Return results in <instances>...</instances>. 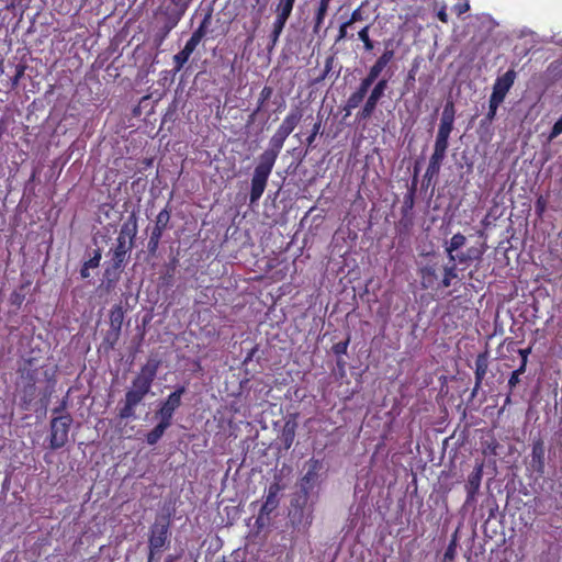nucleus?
<instances>
[{
	"instance_id": "nucleus-11",
	"label": "nucleus",
	"mask_w": 562,
	"mask_h": 562,
	"mask_svg": "<svg viewBox=\"0 0 562 562\" xmlns=\"http://www.w3.org/2000/svg\"><path fill=\"white\" fill-rule=\"evenodd\" d=\"M36 391L35 380L30 375L27 383L22 389L21 406L23 409L29 411L31 408V404L36 397Z\"/></svg>"
},
{
	"instance_id": "nucleus-3",
	"label": "nucleus",
	"mask_w": 562,
	"mask_h": 562,
	"mask_svg": "<svg viewBox=\"0 0 562 562\" xmlns=\"http://www.w3.org/2000/svg\"><path fill=\"white\" fill-rule=\"evenodd\" d=\"M515 77V71L508 70L496 79L493 86V92L490 97L488 112L485 117L486 122H492L495 119L499 104L504 101L507 92L514 85Z\"/></svg>"
},
{
	"instance_id": "nucleus-57",
	"label": "nucleus",
	"mask_w": 562,
	"mask_h": 562,
	"mask_svg": "<svg viewBox=\"0 0 562 562\" xmlns=\"http://www.w3.org/2000/svg\"><path fill=\"white\" fill-rule=\"evenodd\" d=\"M111 336H116V333L114 330H112L111 333L108 334V336L105 337V340L108 342H110V340H112V337Z\"/></svg>"
},
{
	"instance_id": "nucleus-44",
	"label": "nucleus",
	"mask_w": 562,
	"mask_h": 562,
	"mask_svg": "<svg viewBox=\"0 0 562 562\" xmlns=\"http://www.w3.org/2000/svg\"><path fill=\"white\" fill-rule=\"evenodd\" d=\"M348 26H350V25L347 24V22H345V23H342L340 25L339 34H338V37H337L336 42H339V41L344 40L347 36V29H348Z\"/></svg>"
},
{
	"instance_id": "nucleus-28",
	"label": "nucleus",
	"mask_w": 562,
	"mask_h": 562,
	"mask_svg": "<svg viewBox=\"0 0 562 562\" xmlns=\"http://www.w3.org/2000/svg\"><path fill=\"white\" fill-rule=\"evenodd\" d=\"M26 69L25 65L19 64L15 68V75L11 78V88H15L19 85L20 79L23 77Z\"/></svg>"
},
{
	"instance_id": "nucleus-7",
	"label": "nucleus",
	"mask_w": 562,
	"mask_h": 562,
	"mask_svg": "<svg viewBox=\"0 0 562 562\" xmlns=\"http://www.w3.org/2000/svg\"><path fill=\"white\" fill-rule=\"evenodd\" d=\"M184 387H179L168 396L167 401L164 403V405L157 413L158 419L166 422L167 424H170L175 411L181 404V396L184 393Z\"/></svg>"
},
{
	"instance_id": "nucleus-21",
	"label": "nucleus",
	"mask_w": 562,
	"mask_h": 562,
	"mask_svg": "<svg viewBox=\"0 0 562 562\" xmlns=\"http://www.w3.org/2000/svg\"><path fill=\"white\" fill-rule=\"evenodd\" d=\"M169 425L170 424H167L166 422L159 419L154 430L147 435L148 443L154 445L155 442H157Z\"/></svg>"
},
{
	"instance_id": "nucleus-19",
	"label": "nucleus",
	"mask_w": 562,
	"mask_h": 562,
	"mask_svg": "<svg viewBox=\"0 0 562 562\" xmlns=\"http://www.w3.org/2000/svg\"><path fill=\"white\" fill-rule=\"evenodd\" d=\"M294 2H295V0H279L277 8H276L277 16L288 20L293 10Z\"/></svg>"
},
{
	"instance_id": "nucleus-59",
	"label": "nucleus",
	"mask_w": 562,
	"mask_h": 562,
	"mask_svg": "<svg viewBox=\"0 0 562 562\" xmlns=\"http://www.w3.org/2000/svg\"><path fill=\"white\" fill-rule=\"evenodd\" d=\"M310 524H311V518H310V515H307V516L305 517V521H304V524H303V525H304V527H305V526H308Z\"/></svg>"
},
{
	"instance_id": "nucleus-37",
	"label": "nucleus",
	"mask_w": 562,
	"mask_h": 562,
	"mask_svg": "<svg viewBox=\"0 0 562 562\" xmlns=\"http://www.w3.org/2000/svg\"><path fill=\"white\" fill-rule=\"evenodd\" d=\"M288 20H284V19H281V18H278L276 16V20L272 24V31L273 32H278V33H282L283 29H284V25L286 23Z\"/></svg>"
},
{
	"instance_id": "nucleus-16",
	"label": "nucleus",
	"mask_w": 562,
	"mask_h": 562,
	"mask_svg": "<svg viewBox=\"0 0 562 562\" xmlns=\"http://www.w3.org/2000/svg\"><path fill=\"white\" fill-rule=\"evenodd\" d=\"M465 241H467L465 236H463L460 233L454 234L451 237L448 246L446 247V251L448 252V256H449V259H450L451 262H456L457 261V258L453 255V252L456 250H458L459 248H461L462 246H464Z\"/></svg>"
},
{
	"instance_id": "nucleus-58",
	"label": "nucleus",
	"mask_w": 562,
	"mask_h": 562,
	"mask_svg": "<svg viewBox=\"0 0 562 562\" xmlns=\"http://www.w3.org/2000/svg\"><path fill=\"white\" fill-rule=\"evenodd\" d=\"M22 1H23V0H13V1H12V5H14L15 3H16V4H22ZM26 1H27V2H30L31 0H26ZM27 4H29V3H26V4L24 5V8H27Z\"/></svg>"
},
{
	"instance_id": "nucleus-8",
	"label": "nucleus",
	"mask_w": 562,
	"mask_h": 562,
	"mask_svg": "<svg viewBox=\"0 0 562 562\" xmlns=\"http://www.w3.org/2000/svg\"><path fill=\"white\" fill-rule=\"evenodd\" d=\"M386 88H387V80L386 79L380 80L374 86V88L372 89L369 98L366 101V104H364L363 109L359 113L360 117L368 119V117L371 116V114L375 110V106H376L379 100L383 97L384 91L386 90Z\"/></svg>"
},
{
	"instance_id": "nucleus-12",
	"label": "nucleus",
	"mask_w": 562,
	"mask_h": 562,
	"mask_svg": "<svg viewBox=\"0 0 562 562\" xmlns=\"http://www.w3.org/2000/svg\"><path fill=\"white\" fill-rule=\"evenodd\" d=\"M302 119V113L299 109L292 110L282 121L280 126L278 127V131L284 134L285 136H289L295 126L299 124V122Z\"/></svg>"
},
{
	"instance_id": "nucleus-27",
	"label": "nucleus",
	"mask_w": 562,
	"mask_h": 562,
	"mask_svg": "<svg viewBox=\"0 0 562 562\" xmlns=\"http://www.w3.org/2000/svg\"><path fill=\"white\" fill-rule=\"evenodd\" d=\"M131 256L124 252H120L114 250L113 258L111 263L121 268L123 267L124 262L130 258Z\"/></svg>"
},
{
	"instance_id": "nucleus-51",
	"label": "nucleus",
	"mask_w": 562,
	"mask_h": 562,
	"mask_svg": "<svg viewBox=\"0 0 562 562\" xmlns=\"http://www.w3.org/2000/svg\"><path fill=\"white\" fill-rule=\"evenodd\" d=\"M280 35L281 34L278 33V32H273V31L271 32V34H270L271 47H273L277 44V42L279 41Z\"/></svg>"
},
{
	"instance_id": "nucleus-15",
	"label": "nucleus",
	"mask_w": 562,
	"mask_h": 562,
	"mask_svg": "<svg viewBox=\"0 0 562 562\" xmlns=\"http://www.w3.org/2000/svg\"><path fill=\"white\" fill-rule=\"evenodd\" d=\"M450 133L437 132L432 155L445 158L448 149Z\"/></svg>"
},
{
	"instance_id": "nucleus-20",
	"label": "nucleus",
	"mask_w": 562,
	"mask_h": 562,
	"mask_svg": "<svg viewBox=\"0 0 562 562\" xmlns=\"http://www.w3.org/2000/svg\"><path fill=\"white\" fill-rule=\"evenodd\" d=\"M286 137L288 136H285L284 134H282L281 132H279L277 130V132L270 139L271 148L267 149L265 153H273V154H276V158H277L279 155V151L283 147V144H284V140L286 139Z\"/></svg>"
},
{
	"instance_id": "nucleus-25",
	"label": "nucleus",
	"mask_w": 562,
	"mask_h": 562,
	"mask_svg": "<svg viewBox=\"0 0 562 562\" xmlns=\"http://www.w3.org/2000/svg\"><path fill=\"white\" fill-rule=\"evenodd\" d=\"M277 504H278V502H277V498H276V494L270 491L268 496H267V499H266L265 504L261 507V513L269 514L270 512H272L277 507Z\"/></svg>"
},
{
	"instance_id": "nucleus-60",
	"label": "nucleus",
	"mask_w": 562,
	"mask_h": 562,
	"mask_svg": "<svg viewBox=\"0 0 562 562\" xmlns=\"http://www.w3.org/2000/svg\"><path fill=\"white\" fill-rule=\"evenodd\" d=\"M133 111L135 114H137L140 111V102L137 105H135Z\"/></svg>"
},
{
	"instance_id": "nucleus-32",
	"label": "nucleus",
	"mask_w": 562,
	"mask_h": 562,
	"mask_svg": "<svg viewBox=\"0 0 562 562\" xmlns=\"http://www.w3.org/2000/svg\"><path fill=\"white\" fill-rule=\"evenodd\" d=\"M169 222V214L166 211H161L157 216L156 226L159 229H164Z\"/></svg>"
},
{
	"instance_id": "nucleus-48",
	"label": "nucleus",
	"mask_w": 562,
	"mask_h": 562,
	"mask_svg": "<svg viewBox=\"0 0 562 562\" xmlns=\"http://www.w3.org/2000/svg\"><path fill=\"white\" fill-rule=\"evenodd\" d=\"M66 407H67V398H64L61 401V403L59 404V406H57L53 409V413L56 415L60 414L61 412H64L66 409Z\"/></svg>"
},
{
	"instance_id": "nucleus-10",
	"label": "nucleus",
	"mask_w": 562,
	"mask_h": 562,
	"mask_svg": "<svg viewBox=\"0 0 562 562\" xmlns=\"http://www.w3.org/2000/svg\"><path fill=\"white\" fill-rule=\"evenodd\" d=\"M454 105L452 101H448L443 108L440 124H439V132L450 133L453 130V122H454Z\"/></svg>"
},
{
	"instance_id": "nucleus-40",
	"label": "nucleus",
	"mask_w": 562,
	"mask_h": 562,
	"mask_svg": "<svg viewBox=\"0 0 562 562\" xmlns=\"http://www.w3.org/2000/svg\"><path fill=\"white\" fill-rule=\"evenodd\" d=\"M362 20V14H361V10L360 8L355 10L350 16V19L347 21V24L351 25L353 24L355 22H358Z\"/></svg>"
},
{
	"instance_id": "nucleus-2",
	"label": "nucleus",
	"mask_w": 562,
	"mask_h": 562,
	"mask_svg": "<svg viewBox=\"0 0 562 562\" xmlns=\"http://www.w3.org/2000/svg\"><path fill=\"white\" fill-rule=\"evenodd\" d=\"M274 162L276 154L262 153L260 155L251 179L250 203H255L261 198Z\"/></svg>"
},
{
	"instance_id": "nucleus-22",
	"label": "nucleus",
	"mask_w": 562,
	"mask_h": 562,
	"mask_svg": "<svg viewBox=\"0 0 562 562\" xmlns=\"http://www.w3.org/2000/svg\"><path fill=\"white\" fill-rule=\"evenodd\" d=\"M328 5H329V3H327V2H324V1L319 2V7H318L316 18H315V26H314L315 32H318V29L321 27V25L323 23L324 18L328 10Z\"/></svg>"
},
{
	"instance_id": "nucleus-49",
	"label": "nucleus",
	"mask_w": 562,
	"mask_h": 562,
	"mask_svg": "<svg viewBox=\"0 0 562 562\" xmlns=\"http://www.w3.org/2000/svg\"><path fill=\"white\" fill-rule=\"evenodd\" d=\"M531 352V348L519 349L518 353L521 357V361L527 362L528 356Z\"/></svg>"
},
{
	"instance_id": "nucleus-23",
	"label": "nucleus",
	"mask_w": 562,
	"mask_h": 562,
	"mask_svg": "<svg viewBox=\"0 0 562 562\" xmlns=\"http://www.w3.org/2000/svg\"><path fill=\"white\" fill-rule=\"evenodd\" d=\"M121 271V268L111 263L104 271V279L108 281V283L115 282L119 279Z\"/></svg>"
},
{
	"instance_id": "nucleus-14",
	"label": "nucleus",
	"mask_w": 562,
	"mask_h": 562,
	"mask_svg": "<svg viewBox=\"0 0 562 562\" xmlns=\"http://www.w3.org/2000/svg\"><path fill=\"white\" fill-rule=\"evenodd\" d=\"M483 469L482 465H477L474 471L469 475L467 483V491L469 495H474L481 485Z\"/></svg>"
},
{
	"instance_id": "nucleus-54",
	"label": "nucleus",
	"mask_w": 562,
	"mask_h": 562,
	"mask_svg": "<svg viewBox=\"0 0 562 562\" xmlns=\"http://www.w3.org/2000/svg\"><path fill=\"white\" fill-rule=\"evenodd\" d=\"M356 97H358V99H360V101H363L364 97H366V92L358 89L355 93H353Z\"/></svg>"
},
{
	"instance_id": "nucleus-4",
	"label": "nucleus",
	"mask_w": 562,
	"mask_h": 562,
	"mask_svg": "<svg viewBox=\"0 0 562 562\" xmlns=\"http://www.w3.org/2000/svg\"><path fill=\"white\" fill-rule=\"evenodd\" d=\"M71 423L70 414L59 415L50 420V449L57 450L66 445Z\"/></svg>"
},
{
	"instance_id": "nucleus-33",
	"label": "nucleus",
	"mask_w": 562,
	"mask_h": 562,
	"mask_svg": "<svg viewBox=\"0 0 562 562\" xmlns=\"http://www.w3.org/2000/svg\"><path fill=\"white\" fill-rule=\"evenodd\" d=\"M469 9H470L469 0H459V2L453 5V11L458 15H461L462 13L469 11Z\"/></svg>"
},
{
	"instance_id": "nucleus-39",
	"label": "nucleus",
	"mask_w": 562,
	"mask_h": 562,
	"mask_svg": "<svg viewBox=\"0 0 562 562\" xmlns=\"http://www.w3.org/2000/svg\"><path fill=\"white\" fill-rule=\"evenodd\" d=\"M52 392H53V389L50 387H46L44 393H43V396L41 397L40 400V403H41V407H44L46 408L47 405H48V398L49 396L52 395Z\"/></svg>"
},
{
	"instance_id": "nucleus-18",
	"label": "nucleus",
	"mask_w": 562,
	"mask_h": 562,
	"mask_svg": "<svg viewBox=\"0 0 562 562\" xmlns=\"http://www.w3.org/2000/svg\"><path fill=\"white\" fill-rule=\"evenodd\" d=\"M202 37H203V31L200 27L195 32H193L191 37L187 41L181 53H183L186 56H188L190 58L191 54L195 50L196 46L200 44Z\"/></svg>"
},
{
	"instance_id": "nucleus-42",
	"label": "nucleus",
	"mask_w": 562,
	"mask_h": 562,
	"mask_svg": "<svg viewBox=\"0 0 562 562\" xmlns=\"http://www.w3.org/2000/svg\"><path fill=\"white\" fill-rule=\"evenodd\" d=\"M347 346H348V341H345V342H338L336 344L333 349L335 351V353L339 355V353H345L346 350H347Z\"/></svg>"
},
{
	"instance_id": "nucleus-62",
	"label": "nucleus",
	"mask_w": 562,
	"mask_h": 562,
	"mask_svg": "<svg viewBox=\"0 0 562 562\" xmlns=\"http://www.w3.org/2000/svg\"><path fill=\"white\" fill-rule=\"evenodd\" d=\"M456 258H457V260H459V262H464L467 260V258L464 256H458Z\"/></svg>"
},
{
	"instance_id": "nucleus-17",
	"label": "nucleus",
	"mask_w": 562,
	"mask_h": 562,
	"mask_svg": "<svg viewBox=\"0 0 562 562\" xmlns=\"http://www.w3.org/2000/svg\"><path fill=\"white\" fill-rule=\"evenodd\" d=\"M443 159L445 158H442V157L431 155V157L429 159V165H428L425 176H424L425 180L430 182V180L439 173Z\"/></svg>"
},
{
	"instance_id": "nucleus-36",
	"label": "nucleus",
	"mask_w": 562,
	"mask_h": 562,
	"mask_svg": "<svg viewBox=\"0 0 562 562\" xmlns=\"http://www.w3.org/2000/svg\"><path fill=\"white\" fill-rule=\"evenodd\" d=\"M375 80L376 79L368 72V76L360 82L359 89L367 93L369 88Z\"/></svg>"
},
{
	"instance_id": "nucleus-43",
	"label": "nucleus",
	"mask_w": 562,
	"mask_h": 562,
	"mask_svg": "<svg viewBox=\"0 0 562 562\" xmlns=\"http://www.w3.org/2000/svg\"><path fill=\"white\" fill-rule=\"evenodd\" d=\"M321 128V123H316L313 127L312 134L307 137V144L312 145L316 135L318 134Z\"/></svg>"
},
{
	"instance_id": "nucleus-64",
	"label": "nucleus",
	"mask_w": 562,
	"mask_h": 562,
	"mask_svg": "<svg viewBox=\"0 0 562 562\" xmlns=\"http://www.w3.org/2000/svg\"><path fill=\"white\" fill-rule=\"evenodd\" d=\"M262 93H263V95H268V94H270V91L266 92V89H262Z\"/></svg>"
},
{
	"instance_id": "nucleus-56",
	"label": "nucleus",
	"mask_w": 562,
	"mask_h": 562,
	"mask_svg": "<svg viewBox=\"0 0 562 562\" xmlns=\"http://www.w3.org/2000/svg\"><path fill=\"white\" fill-rule=\"evenodd\" d=\"M116 322H120V314H117L116 316H115L114 314H112V317H111V324H112V326H114V324H115ZM120 324H121V323H119V325H120Z\"/></svg>"
},
{
	"instance_id": "nucleus-26",
	"label": "nucleus",
	"mask_w": 562,
	"mask_h": 562,
	"mask_svg": "<svg viewBox=\"0 0 562 562\" xmlns=\"http://www.w3.org/2000/svg\"><path fill=\"white\" fill-rule=\"evenodd\" d=\"M359 38L363 42L364 48L367 50L373 49V43L369 37V26H364L359 33Z\"/></svg>"
},
{
	"instance_id": "nucleus-5",
	"label": "nucleus",
	"mask_w": 562,
	"mask_h": 562,
	"mask_svg": "<svg viewBox=\"0 0 562 562\" xmlns=\"http://www.w3.org/2000/svg\"><path fill=\"white\" fill-rule=\"evenodd\" d=\"M137 233V220L135 212L132 213L130 222L122 226L117 238L116 251L124 252L131 256L132 248L134 246V239Z\"/></svg>"
},
{
	"instance_id": "nucleus-29",
	"label": "nucleus",
	"mask_w": 562,
	"mask_h": 562,
	"mask_svg": "<svg viewBox=\"0 0 562 562\" xmlns=\"http://www.w3.org/2000/svg\"><path fill=\"white\" fill-rule=\"evenodd\" d=\"M284 443L286 448H290L292 445V441L294 439V429L293 427H289V424L285 425L282 434Z\"/></svg>"
},
{
	"instance_id": "nucleus-31",
	"label": "nucleus",
	"mask_w": 562,
	"mask_h": 562,
	"mask_svg": "<svg viewBox=\"0 0 562 562\" xmlns=\"http://www.w3.org/2000/svg\"><path fill=\"white\" fill-rule=\"evenodd\" d=\"M189 57L186 56L183 53L179 52L178 54L175 55L173 57V63H175V69L177 71H179L183 66L184 64L188 61Z\"/></svg>"
},
{
	"instance_id": "nucleus-34",
	"label": "nucleus",
	"mask_w": 562,
	"mask_h": 562,
	"mask_svg": "<svg viewBox=\"0 0 562 562\" xmlns=\"http://www.w3.org/2000/svg\"><path fill=\"white\" fill-rule=\"evenodd\" d=\"M100 260H101V250L98 248L93 251L92 257L88 261H86V263L90 268H97L100 263Z\"/></svg>"
},
{
	"instance_id": "nucleus-30",
	"label": "nucleus",
	"mask_w": 562,
	"mask_h": 562,
	"mask_svg": "<svg viewBox=\"0 0 562 562\" xmlns=\"http://www.w3.org/2000/svg\"><path fill=\"white\" fill-rule=\"evenodd\" d=\"M486 363L482 359H477L476 361V370H475V378L477 383L484 378L486 374Z\"/></svg>"
},
{
	"instance_id": "nucleus-6",
	"label": "nucleus",
	"mask_w": 562,
	"mask_h": 562,
	"mask_svg": "<svg viewBox=\"0 0 562 562\" xmlns=\"http://www.w3.org/2000/svg\"><path fill=\"white\" fill-rule=\"evenodd\" d=\"M168 537V524L165 519L157 521L149 537V557L148 562H153L155 554L159 553L164 548Z\"/></svg>"
},
{
	"instance_id": "nucleus-53",
	"label": "nucleus",
	"mask_w": 562,
	"mask_h": 562,
	"mask_svg": "<svg viewBox=\"0 0 562 562\" xmlns=\"http://www.w3.org/2000/svg\"><path fill=\"white\" fill-rule=\"evenodd\" d=\"M527 362L521 361L519 368L515 370L516 373L522 374L526 371Z\"/></svg>"
},
{
	"instance_id": "nucleus-46",
	"label": "nucleus",
	"mask_w": 562,
	"mask_h": 562,
	"mask_svg": "<svg viewBox=\"0 0 562 562\" xmlns=\"http://www.w3.org/2000/svg\"><path fill=\"white\" fill-rule=\"evenodd\" d=\"M23 300H24V294H22L20 292H14L12 294V299H11L12 304L20 305Z\"/></svg>"
},
{
	"instance_id": "nucleus-55",
	"label": "nucleus",
	"mask_w": 562,
	"mask_h": 562,
	"mask_svg": "<svg viewBox=\"0 0 562 562\" xmlns=\"http://www.w3.org/2000/svg\"><path fill=\"white\" fill-rule=\"evenodd\" d=\"M331 63H333V58H328V59L326 60V65H325V72H326V74L330 70Z\"/></svg>"
},
{
	"instance_id": "nucleus-13",
	"label": "nucleus",
	"mask_w": 562,
	"mask_h": 562,
	"mask_svg": "<svg viewBox=\"0 0 562 562\" xmlns=\"http://www.w3.org/2000/svg\"><path fill=\"white\" fill-rule=\"evenodd\" d=\"M394 57V52L392 49H386L384 53L378 58L374 65L370 68L369 74L373 76L375 79L380 76L386 65Z\"/></svg>"
},
{
	"instance_id": "nucleus-24",
	"label": "nucleus",
	"mask_w": 562,
	"mask_h": 562,
	"mask_svg": "<svg viewBox=\"0 0 562 562\" xmlns=\"http://www.w3.org/2000/svg\"><path fill=\"white\" fill-rule=\"evenodd\" d=\"M456 262H451V266L445 267V277L442 279L443 286L448 288L451 284V280L457 278Z\"/></svg>"
},
{
	"instance_id": "nucleus-50",
	"label": "nucleus",
	"mask_w": 562,
	"mask_h": 562,
	"mask_svg": "<svg viewBox=\"0 0 562 562\" xmlns=\"http://www.w3.org/2000/svg\"><path fill=\"white\" fill-rule=\"evenodd\" d=\"M438 19L443 22V23H447L448 22V15H447V12H446V8L442 7L439 11H438Z\"/></svg>"
},
{
	"instance_id": "nucleus-38",
	"label": "nucleus",
	"mask_w": 562,
	"mask_h": 562,
	"mask_svg": "<svg viewBox=\"0 0 562 562\" xmlns=\"http://www.w3.org/2000/svg\"><path fill=\"white\" fill-rule=\"evenodd\" d=\"M456 557V541H452L445 552V560H453Z\"/></svg>"
},
{
	"instance_id": "nucleus-41",
	"label": "nucleus",
	"mask_w": 562,
	"mask_h": 562,
	"mask_svg": "<svg viewBox=\"0 0 562 562\" xmlns=\"http://www.w3.org/2000/svg\"><path fill=\"white\" fill-rule=\"evenodd\" d=\"M362 101H360V99H358V97H356L355 94H351L347 101V105L348 108L350 109H355L357 108Z\"/></svg>"
},
{
	"instance_id": "nucleus-9",
	"label": "nucleus",
	"mask_w": 562,
	"mask_h": 562,
	"mask_svg": "<svg viewBox=\"0 0 562 562\" xmlns=\"http://www.w3.org/2000/svg\"><path fill=\"white\" fill-rule=\"evenodd\" d=\"M321 470V463L318 460H310L307 462V470L301 480V488L304 494L310 495L318 484V472Z\"/></svg>"
},
{
	"instance_id": "nucleus-1",
	"label": "nucleus",
	"mask_w": 562,
	"mask_h": 562,
	"mask_svg": "<svg viewBox=\"0 0 562 562\" xmlns=\"http://www.w3.org/2000/svg\"><path fill=\"white\" fill-rule=\"evenodd\" d=\"M140 403V389H134L126 393L124 405L120 409V430L123 436L132 438L137 437L139 429L136 428L138 422L135 415V407Z\"/></svg>"
},
{
	"instance_id": "nucleus-52",
	"label": "nucleus",
	"mask_w": 562,
	"mask_h": 562,
	"mask_svg": "<svg viewBox=\"0 0 562 562\" xmlns=\"http://www.w3.org/2000/svg\"><path fill=\"white\" fill-rule=\"evenodd\" d=\"M89 268H90V267L85 262V263H83V266H82V268H81V270H80V274H81V277H82L83 279H86V278H88V277H89V272H88Z\"/></svg>"
},
{
	"instance_id": "nucleus-35",
	"label": "nucleus",
	"mask_w": 562,
	"mask_h": 562,
	"mask_svg": "<svg viewBox=\"0 0 562 562\" xmlns=\"http://www.w3.org/2000/svg\"><path fill=\"white\" fill-rule=\"evenodd\" d=\"M562 134V116L554 123L552 131L549 135V139L552 140Z\"/></svg>"
},
{
	"instance_id": "nucleus-47",
	"label": "nucleus",
	"mask_w": 562,
	"mask_h": 562,
	"mask_svg": "<svg viewBox=\"0 0 562 562\" xmlns=\"http://www.w3.org/2000/svg\"><path fill=\"white\" fill-rule=\"evenodd\" d=\"M519 375L515 371L512 373V376L509 378L508 384L510 389L515 387L519 383Z\"/></svg>"
},
{
	"instance_id": "nucleus-61",
	"label": "nucleus",
	"mask_w": 562,
	"mask_h": 562,
	"mask_svg": "<svg viewBox=\"0 0 562 562\" xmlns=\"http://www.w3.org/2000/svg\"><path fill=\"white\" fill-rule=\"evenodd\" d=\"M147 389H148V385H146V383L143 381V390H142L143 395L147 392Z\"/></svg>"
},
{
	"instance_id": "nucleus-45",
	"label": "nucleus",
	"mask_w": 562,
	"mask_h": 562,
	"mask_svg": "<svg viewBox=\"0 0 562 562\" xmlns=\"http://www.w3.org/2000/svg\"><path fill=\"white\" fill-rule=\"evenodd\" d=\"M161 231L162 229L157 228V226L155 227V229L151 233V238H150L149 245L154 244V246H156V244L161 235Z\"/></svg>"
},
{
	"instance_id": "nucleus-63",
	"label": "nucleus",
	"mask_w": 562,
	"mask_h": 562,
	"mask_svg": "<svg viewBox=\"0 0 562 562\" xmlns=\"http://www.w3.org/2000/svg\"><path fill=\"white\" fill-rule=\"evenodd\" d=\"M537 206L540 207L541 211L543 210V204L541 203L540 200L537 202Z\"/></svg>"
}]
</instances>
